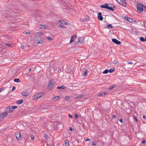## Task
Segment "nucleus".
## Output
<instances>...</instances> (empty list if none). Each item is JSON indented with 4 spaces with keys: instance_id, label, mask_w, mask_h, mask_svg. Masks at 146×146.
<instances>
[{
    "instance_id": "a878e982",
    "label": "nucleus",
    "mask_w": 146,
    "mask_h": 146,
    "mask_svg": "<svg viewBox=\"0 0 146 146\" xmlns=\"http://www.w3.org/2000/svg\"><path fill=\"white\" fill-rule=\"evenodd\" d=\"M57 25L58 27H61L62 28H66V27L65 26H63V25H60V24H58Z\"/></svg>"
},
{
    "instance_id": "2f4dec72",
    "label": "nucleus",
    "mask_w": 146,
    "mask_h": 146,
    "mask_svg": "<svg viewBox=\"0 0 146 146\" xmlns=\"http://www.w3.org/2000/svg\"><path fill=\"white\" fill-rule=\"evenodd\" d=\"M77 35H76L72 36L71 37V39H73L77 37Z\"/></svg>"
},
{
    "instance_id": "9d476101",
    "label": "nucleus",
    "mask_w": 146,
    "mask_h": 146,
    "mask_svg": "<svg viewBox=\"0 0 146 146\" xmlns=\"http://www.w3.org/2000/svg\"><path fill=\"white\" fill-rule=\"evenodd\" d=\"M102 13L100 12L98 14V19L100 21H102L103 19V17L102 16Z\"/></svg>"
},
{
    "instance_id": "680f3d73",
    "label": "nucleus",
    "mask_w": 146,
    "mask_h": 146,
    "mask_svg": "<svg viewBox=\"0 0 146 146\" xmlns=\"http://www.w3.org/2000/svg\"><path fill=\"white\" fill-rule=\"evenodd\" d=\"M73 41H74V40L72 39H71L70 40V43H72V42H73Z\"/></svg>"
},
{
    "instance_id": "4d7b16f0",
    "label": "nucleus",
    "mask_w": 146,
    "mask_h": 146,
    "mask_svg": "<svg viewBox=\"0 0 146 146\" xmlns=\"http://www.w3.org/2000/svg\"><path fill=\"white\" fill-rule=\"evenodd\" d=\"M68 24H69V23H68V22H66L65 21V23H64V25H68Z\"/></svg>"
},
{
    "instance_id": "f257e3e1",
    "label": "nucleus",
    "mask_w": 146,
    "mask_h": 146,
    "mask_svg": "<svg viewBox=\"0 0 146 146\" xmlns=\"http://www.w3.org/2000/svg\"><path fill=\"white\" fill-rule=\"evenodd\" d=\"M35 42L36 44H42L43 43L42 38H41V36H35Z\"/></svg>"
},
{
    "instance_id": "8fccbe9b",
    "label": "nucleus",
    "mask_w": 146,
    "mask_h": 146,
    "mask_svg": "<svg viewBox=\"0 0 146 146\" xmlns=\"http://www.w3.org/2000/svg\"><path fill=\"white\" fill-rule=\"evenodd\" d=\"M116 118V116L115 115L113 114L112 115V118Z\"/></svg>"
},
{
    "instance_id": "b1692460",
    "label": "nucleus",
    "mask_w": 146,
    "mask_h": 146,
    "mask_svg": "<svg viewBox=\"0 0 146 146\" xmlns=\"http://www.w3.org/2000/svg\"><path fill=\"white\" fill-rule=\"evenodd\" d=\"M65 144L66 146H68L69 145V141L67 140H66L65 141Z\"/></svg>"
},
{
    "instance_id": "bb28decb",
    "label": "nucleus",
    "mask_w": 146,
    "mask_h": 146,
    "mask_svg": "<svg viewBox=\"0 0 146 146\" xmlns=\"http://www.w3.org/2000/svg\"><path fill=\"white\" fill-rule=\"evenodd\" d=\"M140 40L142 41V42H144L145 41V38H144L143 37H141L140 38Z\"/></svg>"
},
{
    "instance_id": "13d9d810",
    "label": "nucleus",
    "mask_w": 146,
    "mask_h": 146,
    "mask_svg": "<svg viewBox=\"0 0 146 146\" xmlns=\"http://www.w3.org/2000/svg\"><path fill=\"white\" fill-rule=\"evenodd\" d=\"M90 139H89L88 138H87L85 139V141H90Z\"/></svg>"
},
{
    "instance_id": "603ef678",
    "label": "nucleus",
    "mask_w": 146,
    "mask_h": 146,
    "mask_svg": "<svg viewBox=\"0 0 146 146\" xmlns=\"http://www.w3.org/2000/svg\"><path fill=\"white\" fill-rule=\"evenodd\" d=\"M127 64H133V62H127Z\"/></svg>"
},
{
    "instance_id": "f8f14e48",
    "label": "nucleus",
    "mask_w": 146,
    "mask_h": 146,
    "mask_svg": "<svg viewBox=\"0 0 146 146\" xmlns=\"http://www.w3.org/2000/svg\"><path fill=\"white\" fill-rule=\"evenodd\" d=\"M44 92H41L40 93H38L35 95L38 98H41L42 97V96L44 95Z\"/></svg>"
},
{
    "instance_id": "393cba45",
    "label": "nucleus",
    "mask_w": 146,
    "mask_h": 146,
    "mask_svg": "<svg viewBox=\"0 0 146 146\" xmlns=\"http://www.w3.org/2000/svg\"><path fill=\"white\" fill-rule=\"evenodd\" d=\"M5 45L6 46H8V47H11L12 46L11 44L7 43L5 44Z\"/></svg>"
},
{
    "instance_id": "37998d69",
    "label": "nucleus",
    "mask_w": 146,
    "mask_h": 146,
    "mask_svg": "<svg viewBox=\"0 0 146 146\" xmlns=\"http://www.w3.org/2000/svg\"><path fill=\"white\" fill-rule=\"evenodd\" d=\"M146 117V115L145 114H144L143 115V118L144 119H145Z\"/></svg>"
},
{
    "instance_id": "412c9836",
    "label": "nucleus",
    "mask_w": 146,
    "mask_h": 146,
    "mask_svg": "<svg viewBox=\"0 0 146 146\" xmlns=\"http://www.w3.org/2000/svg\"><path fill=\"white\" fill-rule=\"evenodd\" d=\"M110 28L112 29L113 28V26L111 25L110 24H109L107 25L106 27H105L104 28Z\"/></svg>"
},
{
    "instance_id": "a18cd8bd",
    "label": "nucleus",
    "mask_w": 146,
    "mask_h": 146,
    "mask_svg": "<svg viewBox=\"0 0 146 146\" xmlns=\"http://www.w3.org/2000/svg\"><path fill=\"white\" fill-rule=\"evenodd\" d=\"M109 5H111V6H112L113 7L115 8V7L114 6V5L111 4H108Z\"/></svg>"
},
{
    "instance_id": "72a5a7b5",
    "label": "nucleus",
    "mask_w": 146,
    "mask_h": 146,
    "mask_svg": "<svg viewBox=\"0 0 146 146\" xmlns=\"http://www.w3.org/2000/svg\"><path fill=\"white\" fill-rule=\"evenodd\" d=\"M114 70V69L113 68H111L109 70V72L110 73H112L113 72Z\"/></svg>"
},
{
    "instance_id": "423d86ee",
    "label": "nucleus",
    "mask_w": 146,
    "mask_h": 146,
    "mask_svg": "<svg viewBox=\"0 0 146 146\" xmlns=\"http://www.w3.org/2000/svg\"><path fill=\"white\" fill-rule=\"evenodd\" d=\"M29 92L25 90L23 91L22 93L21 94L23 96L27 97L29 95Z\"/></svg>"
},
{
    "instance_id": "5fc2aeb1",
    "label": "nucleus",
    "mask_w": 146,
    "mask_h": 146,
    "mask_svg": "<svg viewBox=\"0 0 146 146\" xmlns=\"http://www.w3.org/2000/svg\"><path fill=\"white\" fill-rule=\"evenodd\" d=\"M69 117L70 118H72V116L70 114H69L68 115Z\"/></svg>"
},
{
    "instance_id": "aec40b11",
    "label": "nucleus",
    "mask_w": 146,
    "mask_h": 146,
    "mask_svg": "<svg viewBox=\"0 0 146 146\" xmlns=\"http://www.w3.org/2000/svg\"><path fill=\"white\" fill-rule=\"evenodd\" d=\"M39 98H38L36 96V95H35L33 97L32 99L33 100L36 101Z\"/></svg>"
},
{
    "instance_id": "473e14b6",
    "label": "nucleus",
    "mask_w": 146,
    "mask_h": 146,
    "mask_svg": "<svg viewBox=\"0 0 146 146\" xmlns=\"http://www.w3.org/2000/svg\"><path fill=\"white\" fill-rule=\"evenodd\" d=\"M47 38L49 40L51 41L53 40V39L50 36L47 37Z\"/></svg>"
},
{
    "instance_id": "f3484780",
    "label": "nucleus",
    "mask_w": 146,
    "mask_h": 146,
    "mask_svg": "<svg viewBox=\"0 0 146 146\" xmlns=\"http://www.w3.org/2000/svg\"><path fill=\"white\" fill-rule=\"evenodd\" d=\"M84 19L85 21H88L89 20L90 17L88 15H85L84 16Z\"/></svg>"
},
{
    "instance_id": "0eeeda50",
    "label": "nucleus",
    "mask_w": 146,
    "mask_h": 146,
    "mask_svg": "<svg viewBox=\"0 0 146 146\" xmlns=\"http://www.w3.org/2000/svg\"><path fill=\"white\" fill-rule=\"evenodd\" d=\"M61 96L60 95L54 97L52 98L51 100L53 101L54 102H56V101L59 100V99L61 98Z\"/></svg>"
},
{
    "instance_id": "7c9ffc66",
    "label": "nucleus",
    "mask_w": 146,
    "mask_h": 146,
    "mask_svg": "<svg viewBox=\"0 0 146 146\" xmlns=\"http://www.w3.org/2000/svg\"><path fill=\"white\" fill-rule=\"evenodd\" d=\"M44 137L47 139H48V136L45 133L44 134Z\"/></svg>"
},
{
    "instance_id": "4be33fe9",
    "label": "nucleus",
    "mask_w": 146,
    "mask_h": 146,
    "mask_svg": "<svg viewBox=\"0 0 146 146\" xmlns=\"http://www.w3.org/2000/svg\"><path fill=\"white\" fill-rule=\"evenodd\" d=\"M23 102V100H18L17 101V103L18 104H21Z\"/></svg>"
},
{
    "instance_id": "3c124183",
    "label": "nucleus",
    "mask_w": 146,
    "mask_h": 146,
    "mask_svg": "<svg viewBox=\"0 0 146 146\" xmlns=\"http://www.w3.org/2000/svg\"><path fill=\"white\" fill-rule=\"evenodd\" d=\"M1 115H0V121L3 119V118H2V117L1 116Z\"/></svg>"
},
{
    "instance_id": "dca6fc26",
    "label": "nucleus",
    "mask_w": 146,
    "mask_h": 146,
    "mask_svg": "<svg viewBox=\"0 0 146 146\" xmlns=\"http://www.w3.org/2000/svg\"><path fill=\"white\" fill-rule=\"evenodd\" d=\"M107 93L106 92H103L101 93L100 94H98V96H103L107 94Z\"/></svg>"
},
{
    "instance_id": "79ce46f5",
    "label": "nucleus",
    "mask_w": 146,
    "mask_h": 146,
    "mask_svg": "<svg viewBox=\"0 0 146 146\" xmlns=\"http://www.w3.org/2000/svg\"><path fill=\"white\" fill-rule=\"evenodd\" d=\"M146 141L145 140H143L142 141V143L143 144H145V143Z\"/></svg>"
},
{
    "instance_id": "4c0bfd02",
    "label": "nucleus",
    "mask_w": 146,
    "mask_h": 146,
    "mask_svg": "<svg viewBox=\"0 0 146 146\" xmlns=\"http://www.w3.org/2000/svg\"><path fill=\"white\" fill-rule=\"evenodd\" d=\"M115 87V86L114 85H113L112 86H111L109 88L110 90H111L112 89H113V88H114Z\"/></svg>"
},
{
    "instance_id": "a211bd4d",
    "label": "nucleus",
    "mask_w": 146,
    "mask_h": 146,
    "mask_svg": "<svg viewBox=\"0 0 146 146\" xmlns=\"http://www.w3.org/2000/svg\"><path fill=\"white\" fill-rule=\"evenodd\" d=\"M84 96V94H81L80 95H78L76 96V98L78 99H81L82 97Z\"/></svg>"
},
{
    "instance_id": "c9c22d12",
    "label": "nucleus",
    "mask_w": 146,
    "mask_h": 146,
    "mask_svg": "<svg viewBox=\"0 0 146 146\" xmlns=\"http://www.w3.org/2000/svg\"><path fill=\"white\" fill-rule=\"evenodd\" d=\"M70 98L68 96H66L65 97V98H64V99L65 100H69L70 99Z\"/></svg>"
},
{
    "instance_id": "2eb2a0df",
    "label": "nucleus",
    "mask_w": 146,
    "mask_h": 146,
    "mask_svg": "<svg viewBox=\"0 0 146 146\" xmlns=\"http://www.w3.org/2000/svg\"><path fill=\"white\" fill-rule=\"evenodd\" d=\"M78 41L79 42L82 43L84 41V38L83 37H80L78 38Z\"/></svg>"
},
{
    "instance_id": "864d4df0",
    "label": "nucleus",
    "mask_w": 146,
    "mask_h": 146,
    "mask_svg": "<svg viewBox=\"0 0 146 146\" xmlns=\"http://www.w3.org/2000/svg\"><path fill=\"white\" fill-rule=\"evenodd\" d=\"M15 89V86H13V88L12 89V90L13 91Z\"/></svg>"
},
{
    "instance_id": "39448f33",
    "label": "nucleus",
    "mask_w": 146,
    "mask_h": 146,
    "mask_svg": "<svg viewBox=\"0 0 146 146\" xmlns=\"http://www.w3.org/2000/svg\"><path fill=\"white\" fill-rule=\"evenodd\" d=\"M117 1L120 5L124 7L126 6L127 3L125 0H117Z\"/></svg>"
},
{
    "instance_id": "f03ea898",
    "label": "nucleus",
    "mask_w": 146,
    "mask_h": 146,
    "mask_svg": "<svg viewBox=\"0 0 146 146\" xmlns=\"http://www.w3.org/2000/svg\"><path fill=\"white\" fill-rule=\"evenodd\" d=\"M54 84V79H51L49 82L48 85V88L50 90H51L53 87Z\"/></svg>"
},
{
    "instance_id": "ddd939ff",
    "label": "nucleus",
    "mask_w": 146,
    "mask_h": 146,
    "mask_svg": "<svg viewBox=\"0 0 146 146\" xmlns=\"http://www.w3.org/2000/svg\"><path fill=\"white\" fill-rule=\"evenodd\" d=\"M7 114V112H3L2 113H1L0 115H2V118H3V119L5 117H6Z\"/></svg>"
},
{
    "instance_id": "bf43d9fd",
    "label": "nucleus",
    "mask_w": 146,
    "mask_h": 146,
    "mask_svg": "<svg viewBox=\"0 0 146 146\" xmlns=\"http://www.w3.org/2000/svg\"><path fill=\"white\" fill-rule=\"evenodd\" d=\"M119 121L120 122H121V123L122 122H123V119H121H121H120L119 120Z\"/></svg>"
},
{
    "instance_id": "5701e85b",
    "label": "nucleus",
    "mask_w": 146,
    "mask_h": 146,
    "mask_svg": "<svg viewBox=\"0 0 146 146\" xmlns=\"http://www.w3.org/2000/svg\"><path fill=\"white\" fill-rule=\"evenodd\" d=\"M66 88V87H65V86H61L60 87L58 86V87H57V88L58 89H65Z\"/></svg>"
},
{
    "instance_id": "69168bd1",
    "label": "nucleus",
    "mask_w": 146,
    "mask_h": 146,
    "mask_svg": "<svg viewBox=\"0 0 146 146\" xmlns=\"http://www.w3.org/2000/svg\"><path fill=\"white\" fill-rule=\"evenodd\" d=\"M69 130H70V131H72V127H70V128L69 129Z\"/></svg>"
},
{
    "instance_id": "0e129e2a",
    "label": "nucleus",
    "mask_w": 146,
    "mask_h": 146,
    "mask_svg": "<svg viewBox=\"0 0 146 146\" xmlns=\"http://www.w3.org/2000/svg\"><path fill=\"white\" fill-rule=\"evenodd\" d=\"M127 17H125V20H126L128 21V19H127Z\"/></svg>"
},
{
    "instance_id": "1a4fd4ad",
    "label": "nucleus",
    "mask_w": 146,
    "mask_h": 146,
    "mask_svg": "<svg viewBox=\"0 0 146 146\" xmlns=\"http://www.w3.org/2000/svg\"><path fill=\"white\" fill-rule=\"evenodd\" d=\"M112 41L114 43L117 44H121V42L117 40L115 38H113L112 39Z\"/></svg>"
},
{
    "instance_id": "6e6552de",
    "label": "nucleus",
    "mask_w": 146,
    "mask_h": 146,
    "mask_svg": "<svg viewBox=\"0 0 146 146\" xmlns=\"http://www.w3.org/2000/svg\"><path fill=\"white\" fill-rule=\"evenodd\" d=\"M13 109L12 107L11 108L10 106H9L6 108V110L9 113H11L13 111Z\"/></svg>"
},
{
    "instance_id": "49530a36",
    "label": "nucleus",
    "mask_w": 146,
    "mask_h": 146,
    "mask_svg": "<svg viewBox=\"0 0 146 146\" xmlns=\"http://www.w3.org/2000/svg\"><path fill=\"white\" fill-rule=\"evenodd\" d=\"M21 48L22 49H24L25 48V47L23 45H21Z\"/></svg>"
},
{
    "instance_id": "e2e57ef3",
    "label": "nucleus",
    "mask_w": 146,
    "mask_h": 146,
    "mask_svg": "<svg viewBox=\"0 0 146 146\" xmlns=\"http://www.w3.org/2000/svg\"><path fill=\"white\" fill-rule=\"evenodd\" d=\"M42 27H40V28H42V29L43 28V29H45V27H44L43 26H42Z\"/></svg>"
},
{
    "instance_id": "de8ad7c7",
    "label": "nucleus",
    "mask_w": 146,
    "mask_h": 146,
    "mask_svg": "<svg viewBox=\"0 0 146 146\" xmlns=\"http://www.w3.org/2000/svg\"><path fill=\"white\" fill-rule=\"evenodd\" d=\"M117 63V61H114L113 62V63L114 64H116V63Z\"/></svg>"
},
{
    "instance_id": "ea45409f",
    "label": "nucleus",
    "mask_w": 146,
    "mask_h": 146,
    "mask_svg": "<svg viewBox=\"0 0 146 146\" xmlns=\"http://www.w3.org/2000/svg\"><path fill=\"white\" fill-rule=\"evenodd\" d=\"M143 10L145 11H146V6L145 5H144V7H143Z\"/></svg>"
},
{
    "instance_id": "a19ab883",
    "label": "nucleus",
    "mask_w": 146,
    "mask_h": 146,
    "mask_svg": "<svg viewBox=\"0 0 146 146\" xmlns=\"http://www.w3.org/2000/svg\"><path fill=\"white\" fill-rule=\"evenodd\" d=\"M96 142H93L92 143V145L95 146H96Z\"/></svg>"
},
{
    "instance_id": "f704fd0d",
    "label": "nucleus",
    "mask_w": 146,
    "mask_h": 146,
    "mask_svg": "<svg viewBox=\"0 0 146 146\" xmlns=\"http://www.w3.org/2000/svg\"><path fill=\"white\" fill-rule=\"evenodd\" d=\"M23 33L25 34H30V32H29L24 31L23 32Z\"/></svg>"
},
{
    "instance_id": "e433bc0d",
    "label": "nucleus",
    "mask_w": 146,
    "mask_h": 146,
    "mask_svg": "<svg viewBox=\"0 0 146 146\" xmlns=\"http://www.w3.org/2000/svg\"><path fill=\"white\" fill-rule=\"evenodd\" d=\"M30 136L31 139L33 140H34V136L32 135H30Z\"/></svg>"
},
{
    "instance_id": "774afa93",
    "label": "nucleus",
    "mask_w": 146,
    "mask_h": 146,
    "mask_svg": "<svg viewBox=\"0 0 146 146\" xmlns=\"http://www.w3.org/2000/svg\"><path fill=\"white\" fill-rule=\"evenodd\" d=\"M135 118L136 121H137V119L135 117Z\"/></svg>"
},
{
    "instance_id": "c756f323",
    "label": "nucleus",
    "mask_w": 146,
    "mask_h": 146,
    "mask_svg": "<svg viewBox=\"0 0 146 146\" xmlns=\"http://www.w3.org/2000/svg\"><path fill=\"white\" fill-rule=\"evenodd\" d=\"M109 72V70L106 69L103 72V74H106Z\"/></svg>"
},
{
    "instance_id": "6ab92c4d",
    "label": "nucleus",
    "mask_w": 146,
    "mask_h": 146,
    "mask_svg": "<svg viewBox=\"0 0 146 146\" xmlns=\"http://www.w3.org/2000/svg\"><path fill=\"white\" fill-rule=\"evenodd\" d=\"M37 34L36 36H41L43 35V33L41 32H39L36 33Z\"/></svg>"
},
{
    "instance_id": "4468645a",
    "label": "nucleus",
    "mask_w": 146,
    "mask_h": 146,
    "mask_svg": "<svg viewBox=\"0 0 146 146\" xmlns=\"http://www.w3.org/2000/svg\"><path fill=\"white\" fill-rule=\"evenodd\" d=\"M128 19V21L130 23H133L134 22H135L137 23V22L135 21V20L134 19H132L130 18V17H127V18Z\"/></svg>"
},
{
    "instance_id": "c85d7f7f",
    "label": "nucleus",
    "mask_w": 146,
    "mask_h": 146,
    "mask_svg": "<svg viewBox=\"0 0 146 146\" xmlns=\"http://www.w3.org/2000/svg\"><path fill=\"white\" fill-rule=\"evenodd\" d=\"M59 22L62 24L64 25L65 21L62 20H60L58 21Z\"/></svg>"
},
{
    "instance_id": "20e7f679",
    "label": "nucleus",
    "mask_w": 146,
    "mask_h": 146,
    "mask_svg": "<svg viewBox=\"0 0 146 146\" xmlns=\"http://www.w3.org/2000/svg\"><path fill=\"white\" fill-rule=\"evenodd\" d=\"M108 4L105 3L103 5H101L100 6V7L102 8H106V9H109V10H111L112 11H113V9L111 7H110L109 6H108Z\"/></svg>"
},
{
    "instance_id": "c03bdc74",
    "label": "nucleus",
    "mask_w": 146,
    "mask_h": 146,
    "mask_svg": "<svg viewBox=\"0 0 146 146\" xmlns=\"http://www.w3.org/2000/svg\"><path fill=\"white\" fill-rule=\"evenodd\" d=\"M86 74H87V71H86H86L84 72V76H85L86 75Z\"/></svg>"
},
{
    "instance_id": "09e8293b",
    "label": "nucleus",
    "mask_w": 146,
    "mask_h": 146,
    "mask_svg": "<svg viewBox=\"0 0 146 146\" xmlns=\"http://www.w3.org/2000/svg\"><path fill=\"white\" fill-rule=\"evenodd\" d=\"M75 117L76 118H77L78 117V115L77 113H75Z\"/></svg>"
},
{
    "instance_id": "7ed1b4c3",
    "label": "nucleus",
    "mask_w": 146,
    "mask_h": 146,
    "mask_svg": "<svg viewBox=\"0 0 146 146\" xmlns=\"http://www.w3.org/2000/svg\"><path fill=\"white\" fill-rule=\"evenodd\" d=\"M144 5L140 3H139L137 5V9L139 13H141L143 11Z\"/></svg>"
},
{
    "instance_id": "9b49d317",
    "label": "nucleus",
    "mask_w": 146,
    "mask_h": 146,
    "mask_svg": "<svg viewBox=\"0 0 146 146\" xmlns=\"http://www.w3.org/2000/svg\"><path fill=\"white\" fill-rule=\"evenodd\" d=\"M15 135L17 139L19 140V139H20V137H21V135L20 132H16Z\"/></svg>"
},
{
    "instance_id": "58836bf2",
    "label": "nucleus",
    "mask_w": 146,
    "mask_h": 146,
    "mask_svg": "<svg viewBox=\"0 0 146 146\" xmlns=\"http://www.w3.org/2000/svg\"><path fill=\"white\" fill-rule=\"evenodd\" d=\"M12 108H13V110L17 108V106H12Z\"/></svg>"
},
{
    "instance_id": "338daca9",
    "label": "nucleus",
    "mask_w": 146,
    "mask_h": 146,
    "mask_svg": "<svg viewBox=\"0 0 146 146\" xmlns=\"http://www.w3.org/2000/svg\"><path fill=\"white\" fill-rule=\"evenodd\" d=\"M0 89H1V90H2H2H3L4 88H1Z\"/></svg>"
},
{
    "instance_id": "6e6d98bb",
    "label": "nucleus",
    "mask_w": 146,
    "mask_h": 146,
    "mask_svg": "<svg viewBox=\"0 0 146 146\" xmlns=\"http://www.w3.org/2000/svg\"><path fill=\"white\" fill-rule=\"evenodd\" d=\"M143 25L145 27H146V22H143Z\"/></svg>"
},
{
    "instance_id": "cd10ccee",
    "label": "nucleus",
    "mask_w": 146,
    "mask_h": 146,
    "mask_svg": "<svg viewBox=\"0 0 146 146\" xmlns=\"http://www.w3.org/2000/svg\"><path fill=\"white\" fill-rule=\"evenodd\" d=\"M14 81L16 82H20V80L18 78H15L14 79Z\"/></svg>"
},
{
    "instance_id": "052dcab7",
    "label": "nucleus",
    "mask_w": 146,
    "mask_h": 146,
    "mask_svg": "<svg viewBox=\"0 0 146 146\" xmlns=\"http://www.w3.org/2000/svg\"><path fill=\"white\" fill-rule=\"evenodd\" d=\"M81 21H82V22H84V21H84V19H81Z\"/></svg>"
}]
</instances>
